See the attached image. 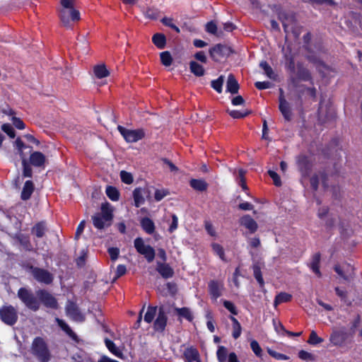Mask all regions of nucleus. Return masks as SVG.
<instances>
[{
	"instance_id": "54",
	"label": "nucleus",
	"mask_w": 362,
	"mask_h": 362,
	"mask_svg": "<svg viewBox=\"0 0 362 362\" xmlns=\"http://www.w3.org/2000/svg\"><path fill=\"white\" fill-rule=\"evenodd\" d=\"M223 305L232 315H237L238 314V310L233 302H231L230 300H223Z\"/></svg>"
},
{
	"instance_id": "27",
	"label": "nucleus",
	"mask_w": 362,
	"mask_h": 362,
	"mask_svg": "<svg viewBox=\"0 0 362 362\" xmlns=\"http://www.w3.org/2000/svg\"><path fill=\"white\" fill-rule=\"evenodd\" d=\"M47 227L44 221L37 223L31 230L32 234L35 235L38 238H42L45 235Z\"/></svg>"
},
{
	"instance_id": "30",
	"label": "nucleus",
	"mask_w": 362,
	"mask_h": 362,
	"mask_svg": "<svg viewBox=\"0 0 362 362\" xmlns=\"http://www.w3.org/2000/svg\"><path fill=\"white\" fill-rule=\"evenodd\" d=\"M229 319L232 322L233 332L232 336L235 339L239 338L242 333V327L238 320L233 315L229 316Z\"/></svg>"
},
{
	"instance_id": "64",
	"label": "nucleus",
	"mask_w": 362,
	"mask_h": 362,
	"mask_svg": "<svg viewBox=\"0 0 362 362\" xmlns=\"http://www.w3.org/2000/svg\"><path fill=\"white\" fill-rule=\"evenodd\" d=\"M310 187L313 191H317L318 189L320 179L319 176L317 174H314L310 178Z\"/></svg>"
},
{
	"instance_id": "3",
	"label": "nucleus",
	"mask_w": 362,
	"mask_h": 362,
	"mask_svg": "<svg viewBox=\"0 0 362 362\" xmlns=\"http://www.w3.org/2000/svg\"><path fill=\"white\" fill-rule=\"evenodd\" d=\"M17 296L28 309L35 312L40 309V301L30 290L21 287L18 289Z\"/></svg>"
},
{
	"instance_id": "31",
	"label": "nucleus",
	"mask_w": 362,
	"mask_h": 362,
	"mask_svg": "<svg viewBox=\"0 0 362 362\" xmlns=\"http://www.w3.org/2000/svg\"><path fill=\"white\" fill-rule=\"evenodd\" d=\"M58 325L60 328L72 339L76 340L78 338L77 334L71 329L69 325L63 320L57 319Z\"/></svg>"
},
{
	"instance_id": "47",
	"label": "nucleus",
	"mask_w": 362,
	"mask_h": 362,
	"mask_svg": "<svg viewBox=\"0 0 362 362\" xmlns=\"http://www.w3.org/2000/svg\"><path fill=\"white\" fill-rule=\"evenodd\" d=\"M228 349L223 346H219L216 351V357L218 362H226L228 358Z\"/></svg>"
},
{
	"instance_id": "26",
	"label": "nucleus",
	"mask_w": 362,
	"mask_h": 362,
	"mask_svg": "<svg viewBox=\"0 0 362 362\" xmlns=\"http://www.w3.org/2000/svg\"><path fill=\"white\" fill-rule=\"evenodd\" d=\"M142 229L148 234L151 235L155 232V224L148 217H144L140 221Z\"/></svg>"
},
{
	"instance_id": "43",
	"label": "nucleus",
	"mask_w": 362,
	"mask_h": 362,
	"mask_svg": "<svg viewBox=\"0 0 362 362\" xmlns=\"http://www.w3.org/2000/svg\"><path fill=\"white\" fill-rule=\"evenodd\" d=\"M15 146L18 151V153L19 154L21 158H25V155L23 153L24 149L30 148V151H31L33 148L31 146L25 144L20 137H18L15 141Z\"/></svg>"
},
{
	"instance_id": "60",
	"label": "nucleus",
	"mask_w": 362,
	"mask_h": 362,
	"mask_svg": "<svg viewBox=\"0 0 362 362\" xmlns=\"http://www.w3.org/2000/svg\"><path fill=\"white\" fill-rule=\"evenodd\" d=\"M298 357L304 361H314L315 356L311 353L305 350H300L298 352Z\"/></svg>"
},
{
	"instance_id": "9",
	"label": "nucleus",
	"mask_w": 362,
	"mask_h": 362,
	"mask_svg": "<svg viewBox=\"0 0 362 362\" xmlns=\"http://www.w3.org/2000/svg\"><path fill=\"white\" fill-rule=\"evenodd\" d=\"M279 91V110L282 115L284 121L286 122H290L293 119V117L291 104L286 99L283 88H280Z\"/></svg>"
},
{
	"instance_id": "38",
	"label": "nucleus",
	"mask_w": 362,
	"mask_h": 362,
	"mask_svg": "<svg viewBox=\"0 0 362 362\" xmlns=\"http://www.w3.org/2000/svg\"><path fill=\"white\" fill-rule=\"evenodd\" d=\"M205 30L206 33L216 35V37H221L223 35V31H218L217 25L213 21L208 22L205 25Z\"/></svg>"
},
{
	"instance_id": "16",
	"label": "nucleus",
	"mask_w": 362,
	"mask_h": 362,
	"mask_svg": "<svg viewBox=\"0 0 362 362\" xmlns=\"http://www.w3.org/2000/svg\"><path fill=\"white\" fill-rule=\"evenodd\" d=\"M279 20L281 22L284 32L288 33V27L296 22V17L293 13L281 11L278 13Z\"/></svg>"
},
{
	"instance_id": "63",
	"label": "nucleus",
	"mask_w": 362,
	"mask_h": 362,
	"mask_svg": "<svg viewBox=\"0 0 362 362\" xmlns=\"http://www.w3.org/2000/svg\"><path fill=\"white\" fill-rule=\"evenodd\" d=\"M13 126L18 129H24L25 124L24 122L19 117H13L11 119Z\"/></svg>"
},
{
	"instance_id": "17",
	"label": "nucleus",
	"mask_w": 362,
	"mask_h": 362,
	"mask_svg": "<svg viewBox=\"0 0 362 362\" xmlns=\"http://www.w3.org/2000/svg\"><path fill=\"white\" fill-rule=\"evenodd\" d=\"M239 222L241 226L248 229L250 233L251 234L255 233L258 229L257 223L249 214L243 216L240 218Z\"/></svg>"
},
{
	"instance_id": "56",
	"label": "nucleus",
	"mask_w": 362,
	"mask_h": 362,
	"mask_svg": "<svg viewBox=\"0 0 362 362\" xmlns=\"http://www.w3.org/2000/svg\"><path fill=\"white\" fill-rule=\"evenodd\" d=\"M120 178L122 182L127 185L132 184L134 181L132 175L125 170H122L120 172Z\"/></svg>"
},
{
	"instance_id": "46",
	"label": "nucleus",
	"mask_w": 362,
	"mask_h": 362,
	"mask_svg": "<svg viewBox=\"0 0 362 362\" xmlns=\"http://www.w3.org/2000/svg\"><path fill=\"white\" fill-rule=\"evenodd\" d=\"M158 307L148 305L147 308V311L144 315V321L147 323H151L153 322L157 312Z\"/></svg>"
},
{
	"instance_id": "49",
	"label": "nucleus",
	"mask_w": 362,
	"mask_h": 362,
	"mask_svg": "<svg viewBox=\"0 0 362 362\" xmlns=\"http://www.w3.org/2000/svg\"><path fill=\"white\" fill-rule=\"evenodd\" d=\"M229 115L234 119H242L251 114V110L241 112L240 110H228Z\"/></svg>"
},
{
	"instance_id": "10",
	"label": "nucleus",
	"mask_w": 362,
	"mask_h": 362,
	"mask_svg": "<svg viewBox=\"0 0 362 362\" xmlns=\"http://www.w3.org/2000/svg\"><path fill=\"white\" fill-rule=\"evenodd\" d=\"M59 16L62 23L66 28L71 27V21H78L81 18L80 12L75 8H62Z\"/></svg>"
},
{
	"instance_id": "18",
	"label": "nucleus",
	"mask_w": 362,
	"mask_h": 362,
	"mask_svg": "<svg viewBox=\"0 0 362 362\" xmlns=\"http://www.w3.org/2000/svg\"><path fill=\"white\" fill-rule=\"evenodd\" d=\"M185 362H198L201 361L199 351L193 346L187 347L182 355Z\"/></svg>"
},
{
	"instance_id": "1",
	"label": "nucleus",
	"mask_w": 362,
	"mask_h": 362,
	"mask_svg": "<svg viewBox=\"0 0 362 362\" xmlns=\"http://www.w3.org/2000/svg\"><path fill=\"white\" fill-rule=\"evenodd\" d=\"M33 354L40 362H48L51 359V353L45 339L40 337H35L31 346Z\"/></svg>"
},
{
	"instance_id": "53",
	"label": "nucleus",
	"mask_w": 362,
	"mask_h": 362,
	"mask_svg": "<svg viewBox=\"0 0 362 362\" xmlns=\"http://www.w3.org/2000/svg\"><path fill=\"white\" fill-rule=\"evenodd\" d=\"M334 270L340 277L346 281H350L353 279V276L351 274H346L344 273L339 264H335L334 266Z\"/></svg>"
},
{
	"instance_id": "7",
	"label": "nucleus",
	"mask_w": 362,
	"mask_h": 362,
	"mask_svg": "<svg viewBox=\"0 0 362 362\" xmlns=\"http://www.w3.org/2000/svg\"><path fill=\"white\" fill-rule=\"evenodd\" d=\"M117 130L128 143L137 142L145 137V132L143 129H129L121 125L117 126Z\"/></svg>"
},
{
	"instance_id": "6",
	"label": "nucleus",
	"mask_w": 362,
	"mask_h": 362,
	"mask_svg": "<svg viewBox=\"0 0 362 362\" xmlns=\"http://www.w3.org/2000/svg\"><path fill=\"white\" fill-rule=\"evenodd\" d=\"M134 246L136 252L143 255L148 262L153 261L156 255L155 250L151 245H145L142 238H136L134 241Z\"/></svg>"
},
{
	"instance_id": "2",
	"label": "nucleus",
	"mask_w": 362,
	"mask_h": 362,
	"mask_svg": "<svg viewBox=\"0 0 362 362\" xmlns=\"http://www.w3.org/2000/svg\"><path fill=\"white\" fill-rule=\"evenodd\" d=\"M113 218L112 209L109 203L105 202L101 205V212L92 216L93 224L98 229H103L105 227V223L109 222L107 226L110 225Z\"/></svg>"
},
{
	"instance_id": "22",
	"label": "nucleus",
	"mask_w": 362,
	"mask_h": 362,
	"mask_svg": "<svg viewBox=\"0 0 362 362\" xmlns=\"http://www.w3.org/2000/svg\"><path fill=\"white\" fill-rule=\"evenodd\" d=\"M35 190V185L32 180H27L23 187L21 199L23 201L28 200Z\"/></svg>"
},
{
	"instance_id": "35",
	"label": "nucleus",
	"mask_w": 362,
	"mask_h": 362,
	"mask_svg": "<svg viewBox=\"0 0 362 362\" xmlns=\"http://www.w3.org/2000/svg\"><path fill=\"white\" fill-rule=\"evenodd\" d=\"M190 71L196 76L200 77L204 75L205 70L202 65L195 61L189 62Z\"/></svg>"
},
{
	"instance_id": "59",
	"label": "nucleus",
	"mask_w": 362,
	"mask_h": 362,
	"mask_svg": "<svg viewBox=\"0 0 362 362\" xmlns=\"http://www.w3.org/2000/svg\"><path fill=\"white\" fill-rule=\"evenodd\" d=\"M204 228L209 235L212 237L216 236V230L210 221H204Z\"/></svg>"
},
{
	"instance_id": "33",
	"label": "nucleus",
	"mask_w": 362,
	"mask_h": 362,
	"mask_svg": "<svg viewBox=\"0 0 362 362\" xmlns=\"http://www.w3.org/2000/svg\"><path fill=\"white\" fill-rule=\"evenodd\" d=\"M93 72L98 78H103L110 75V72L104 64L95 65L93 68Z\"/></svg>"
},
{
	"instance_id": "62",
	"label": "nucleus",
	"mask_w": 362,
	"mask_h": 362,
	"mask_svg": "<svg viewBox=\"0 0 362 362\" xmlns=\"http://www.w3.org/2000/svg\"><path fill=\"white\" fill-rule=\"evenodd\" d=\"M168 194L169 192L167 189H156L155 191L154 198L156 201L160 202Z\"/></svg>"
},
{
	"instance_id": "52",
	"label": "nucleus",
	"mask_w": 362,
	"mask_h": 362,
	"mask_svg": "<svg viewBox=\"0 0 362 362\" xmlns=\"http://www.w3.org/2000/svg\"><path fill=\"white\" fill-rule=\"evenodd\" d=\"M23 164V176L24 177H32L33 170L30 165L27 163L25 158H21Z\"/></svg>"
},
{
	"instance_id": "48",
	"label": "nucleus",
	"mask_w": 362,
	"mask_h": 362,
	"mask_svg": "<svg viewBox=\"0 0 362 362\" xmlns=\"http://www.w3.org/2000/svg\"><path fill=\"white\" fill-rule=\"evenodd\" d=\"M160 62L163 65L169 66L172 64L173 57L168 51L163 52L160 54Z\"/></svg>"
},
{
	"instance_id": "36",
	"label": "nucleus",
	"mask_w": 362,
	"mask_h": 362,
	"mask_svg": "<svg viewBox=\"0 0 362 362\" xmlns=\"http://www.w3.org/2000/svg\"><path fill=\"white\" fill-rule=\"evenodd\" d=\"M175 310L179 317H183L189 322H192L194 319L193 315L189 308H176Z\"/></svg>"
},
{
	"instance_id": "21",
	"label": "nucleus",
	"mask_w": 362,
	"mask_h": 362,
	"mask_svg": "<svg viewBox=\"0 0 362 362\" xmlns=\"http://www.w3.org/2000/svg\"><path fill=\"white\" fill-rule=\"evenodd\" d=\"M208 288L211 299L216 301L222 294L219 283L216 280H211L209 282Z\"/></svg>"
},
{
	"instance_id": "11",
	"label": "nucleus",
	"mask_w": 362,
	"mask_h": 362,
	"mask_svg": "<svg viewBox=\"0 0 362 362\" xmlns=\"http://www.w3.org/2000/svg\"><path fill=\"white\" fill-rule=\"evenodd\" d=\"M39 301H40L46 308L52 309L58 308V303L57 299L47 291L42 289L37 292Z\"/></svg>"
},
{
	"instance_id": "19",
	"label": "nucleus",
	"mask_w": 362,
	"mask_h": 362,
	"mask_svg": "<svg viewBox=\"0 0 362 362\" xmlns=\"http://www.w3.org/2000/svg\"><path fill=\"white\" fill-rule=\"evenodd\" d=\"M156 271L165 279L172 278L175 274L173 269L164 262H157Z\"/></svg>"
},
{
	"instance_id": "14",
	"label": "nucleus",
	"mask_w": 362,
	"mask_h": 362,
	"mask_svg": "<svg viewBox=\"0 0 362 362\" xmlns=\"http://www.w3.org/2000/svg\"><path fill=\"white\" fill-rule=\"evenodd\" d=\"M66 313L67 315L71 317L74 320L83 321L84 320V316L74 302H68L66 305Z\"/></svg>"
},
{
	"instance_id": "32",
	"label": "nucleus",
	"mask_w": 362,
	"mask_h": 362,
	"mask_svg": "<svg viewBox=\"0 0 362 362\" xmlns=\"http://www.w3.org/2000/svg\"><path fill=\"white\" fill-rule=\"evenodd\" d=\"M190 186L195 190L204 192L207 189L208 184L204 180L192 179L189 182Z\"/></svg>"
},
{
	"instance_id": "15",
	"label": "nucleus",
	"mask_w": 362,
	"mask_h": 362,
	"mask_svg": "<svg viewBox=\"0 0 362 362\" xmlns=\"http://www.w3.org/2000/svg\"><path fill=\"white\" fill-rule=\"evenodd\" d=\"M297 81H309L313 86V79L310 71L305 68L303 64L298 63L296 65V77Z\"/></svg>"
},
{
	"instance_id": "37",
	"label": "nucleus",
	"mask_w": 362,
	"mask_h": 362,
	"mask_svg": "<svg viewBox=\"0 0 362 362\" xmlns=\"http://www.w3.org/2000/svg\"><path fill=\"white\" fill-rule=\"evenodd\" d=\"M259 67L264 71V74L270 79L275 80L276 75L272 66L269 64L267 61H262L259 63Z\"/></svg>"
},
{
	"instance_id": "20",
	"label": "nucleus",
	"mask_w": 362,
	"mask_h": 362,
	"mask_svg": "<svg viewBox=\"0 0 362 362\" xmlns=\"http://www.w3.org/2000/svg\"><path fill=\"white\" fill-rule=\"evenodd\" d=\"M347 339V333L344 331L336 330L329 337V341L334 346H341Z\"/></svg>"
},
{
	"instance_id": "42",
	"label": "nucleus",
	"mask_w": 362,
	"mask_h": 362,
	"mask_svg": "<svg viewBox=\"0 0 362 362\" xmlns=\"http://www.w3.org/2000/svg\"><path fill=\"white\" fill-rule=\"evenodd\" d=\"M15 146L18 151V153L19 154L21 158H25V155L23 153L24 149L30 148V151H31L33 148L31 146L25 144L20 137H18L15 141Z\"/></svg>"
},
{
	"instance_id": "55",
	"label": "nucleus",
	"mask_w": 362,
	"mask_h": 362,
	"mask_svg": "<svg viewBox=\"0 0 362 362\" xmlns=\"http://www.w3.org/2000/svg\"><path fill=\"white\" fill-rule=\"evenodd\" d=\"M1 130L5 132L10 138L13 139L16 136V132L11 124L5 123L1 125Z\"/></svg>"
},
{
	"instance_id": "44",
	"label": "nucleus",
	"mask_w": 362,
	"mask_h": 362,
	"mask_svg": "<svg viewBox=\"0 0 362 362\" xmlns=\"http://www.w3.org/2000/svg\"><path fill=\"white\" fill-rule=\"evenodd\" d=\"M105 193L107 197L113 202L118 201L119 199V192L115 187L107 186Z\"/></svg>"
},
{
	"instance_id": "5",
	"label": "nucleus",
	"mask_w": 362,
	"mask_h": 362,
	"mask_svg": "<svg viewBox=\"0 0 362 362\" xmlns=\"http://www.w3.org/2000/svg\"><path fill=\"white\" fill-rule=\"evenodd\" d=\"M0 320L5 325L13 326L18 320V313L11 305H3L0 308Z\"/></svg>"
},
{
	"instance_id": "40",
	"label": "nucleus",
	"mask_w": 362,
	"mask_h": 362,
	"mask_svg": "<svg viewBox=\"0 0 362 362\" xmlns=\"http://www.w3.org/2000/svg\"><path fill=\"white\" fill-rule=\"evenodd\" d=\"M133 197L134 201V206L136 207H139L145 202V199L142 194V189L141 187H136L134 189L133 191Z\"/></svg>"
},
{
	"instance_id": "50",
	"label": "nucleus",
	"mask_w": 362,
	"mask_h": 362,
	"mask_svg": "<svg viewBox=\"0 0 362 362\" xmlns=\"http://www.w3.org/2000/svg\"><path fill=\"white\" fill-rule=\"evenodd\" d=\"M224 81V77L220 76L217 79L211 81V87L218 93H221L223 90V83Z\"/></svg>"
},
{
	"instance_id": "51",
	"label": "nucleus",
	"mask_w": 362,
	"mask_h": 362,
	"mask_svg": "<svg viewBox=\"0 0 362 362\" xmlns=\"http://www.w3.org/2000/svg\"><path fill=\"white\" fill-rule=\"evenodd\" d=\"M324 341V339L317 336L315 331L313 330L310 334L308 340L307 342L310 344L315 346L318 344H320Z\"/></svg>"
},
{
	"instance_id": "24",
	"label": "nucleus",
	"mask_w": 362,
	"mask_h": 362,
	"mask_svg": "<svg viewBox=\"0 0 362 362\" xmlns=\"http://www.w3.org/2000/svg\"><path fill=\"white\" fill-rule=\"evenodd\" d=\"M239 88V84L234 75L230 74L226 82V91L231 94H235L238 92Z\"/></svg>"
},
{
	"instance_id": "41",
	"label": "nucleus",
	"mask_w": 362,
	"mask_h": 362,
	"mask_svg": "<svg viewBox=\"0 0 362 362\" xmlns=\"http://www.w3.org/2000/svg\"><path fill=\"white\" fill-rule=\"evenodd\" d=\"M253 275L257 281L258 282L259 287L263 288L264 287V281L262 276L260 267L255 264L252 266Z\"/></svg>"
},
{
	"instance_id": "4",
	"label": "nucleus",
	"mask_w": 362,
	"mask_h": 362,
	"mask_svg": "<svg viewBox=\"0 0 362 362\" xmlns=\"http://www.w3.org/2000/svg\"><path fill=\"white\" fill-rule=\"evenodd\" d=\"M233 53L235 52L230 47L222 43H218L209 49V56L215 62H220L223 58H228Z\"/></svg>"
},
{
	"instance_id": "13",
	"label": "nucleus",
	"mask_w": 362,
	"mask_h": 362,
	"mask_svg": "<svg viewBox=\"0 0 362 362\" xmlns=\"http://www.w3.org/2000/svg\"><path fill=\"white\" fill-rule=\"evenodd\" d=\"M296 163L302 176L308 177L313 168V164L309 157L305 155H300L297 158Z\"/></svg>"
},
{
	"instance_id": "12",
	"label": "nucleus",
	"mask_w": 362,
	"mask_h": 362,
	"mask_svg": "<svg viewBox=\"0 0 362 362\" xmlns=\"http://www.w3.org/2000/svg\"><path fill=\"white\" fill-rule=\"evenodd\" d=\"M168 323V316L165 313L163 306L158 308V313L157 317L153 322V329L156 332L163 333Z\"/></svg>"
},
{
	"instance_id": "25",
	"label": "nucleus",
	"mask_w": 362,
	"mask_h": 362,
	"mask_svg": "<svg viewBox=\"0 0 362 362\" xmlns=\"http://www.w3.org/2000/svg\"><path fill=\"white\" fill-rule=\"evenodd\" d=\"M105 344L107 349L115 356L119 358L123 359L124 358L122 351L115 345V344L110 339L105 338L104 339Z\"/></svg>"
},
{
	"instance_id": "58",
	"label": "nucleus",
	"mask_w": 362,
	"mask_h": 362,
	"mask_svg": "<svg viewBox=\"0 0 362 362\" xmlns=\"http://www.w3.org/2000/svg\"><path fill=\"white\" fill-rule=\"evenodd\" d=\"M269 177L273 180L274 184L276 187H280L282 185L280 176L274 170H269L268 171Z\"/></svg>"
},
{
	"instance_id": "8",
	"label": "nucleus",
	"mask_w": 362,
	"mask_h": 362,
	"mask_svg": "<svg viewBox=\"0 0 362 362\" xmlns=\"http://www.w3.org/2000/svg\"><path fill=\"white\" fill-rule=\"evenodd\" d=\"M28 268L30 271L33 278L39 283L49 285L53 282V274L48 270L34 267L33 265H29Z\"/></svg>"
},
{
	"instance_id": "29",
	"label": "nucleus",
	"mask_w": 362,
	"mask_h": 362,
	"mask_svg": "<svg viewBox=\"0 0 362 362\" xmlns=\"http://www.w3.org/2000/svg\"><path fill=\"white\" fill-rule=\"evenodd\" d=\"M152 42L158 49H164L166 45V37L164 34L157 33L152 37Z\"/></svg>"
},
{
	"instance_id": "23",
	"label": "nucleus",
	"mask_w": 362,
	"mask_h": 362,
	"mask_svg": "<svg viewBox=\"0 0 362 362\" xmlns=\"http://www.w3.org/2000/svg\"><path fill=\"white\" fill-rule=\"evenodd\" d=\"M45 156L40 151H34L30 156V162L35 167L42 166L45 164Z\"/></svg>"
},
{
	"instance_id": "34",
	"label": "nucleus",
	"mask_w": 362,
	"mask_h": 362,
	"mask_svg": "<svg viewBox=\"0 0 362 362\" xmlns=\"http://www.w3.org/2000/svg\"><path fill=\"white\" fill-rule=\"evenodd\" d=\"M291 83L294 88H298V90H297L298 100H300L302 102V97L305 94V93L307 92L306 88H308V87H306L303 84L299 85L298 83L297 78H295L294 76H292L291 78Z\"/></svg>"
},
{
	"instance_id": "28",
	"label": "nucleus",
	"mask_w": 362,
	"mask_h": 362,
	"mask_svg": "<svg viewBox=\"0 0 362 362\" xmlns=\"http://www.w3.org/2000/svg\"><path fill=\"white\" fill-rule=\"evenodd\" d=\"M321 259V255L320 252H317L313 255L312 261L310 263V269L313 272L318 276L320 277L322 274L320 270V262Z\"/></svg>"
},
{
	"instance_id": "39",
	"label": "nucleus",
	"mask_w": 362,
	"mask_h": 362,
	"mask_svg": "<svg viewBox=\"0 0 362 362\" xmlns=\"http://www.w3.org/2000/svg\"><path fill=\"white\" fill-rule=\"evenodd\" d=\"M292 295L286 292H281L278 293L274 298V304L277 305L284 303L290 302L292 300Z\"/></svg>"
},
{
	"instance_id": "57",
	"label": "nucleus",
	"mask_w": 362,
	"mask_h": 362,
	"mask_svg": "<svg viewBox=\"0 0 362 362\" xmlns=\"http://www.w3.org/2000/svg\"><path fill=\"white\" fill-rule=\"evenodd\" d=\"M250 348L257 356H262V349L256 340L254 339L250 342Z\"/></svg>"
},
{
	"instance_id": "45",
	"label": "nucleus",
	"mask_w": 362,
	"mask_h": 362,
	"mask_svg": "<svg viewBox=\"0 0 362 362\" xmlns=\"http://www.w3.org/2000/svg\"><path fill=\"white\" fill-rule=\"evenodd\" d=\"M211 247L212 248V250L213 252L219 257V258L226 262H227V259L226 258V255H225V252H224V249L223 247H222V245H221L220 244L218 243H212L211 244Z\"/></svg>"
},
{
	"instance_id": "61",
	"label": "nucleus",
	"mask_w": 362,
	"mask_h": 362,
	"mask_svg": "<svg viewBox=\"0 0 362 362\" xmlns=\"http://www.w3.org/2000/svg\"><path fill=\"white\" fill-rule=\"evenodd\" d=\"M336 295L340 298V299L346 303L348 292L345 289H341L339 286L334 288Z\"/></svg>"
}]
</instances>
